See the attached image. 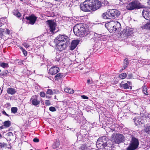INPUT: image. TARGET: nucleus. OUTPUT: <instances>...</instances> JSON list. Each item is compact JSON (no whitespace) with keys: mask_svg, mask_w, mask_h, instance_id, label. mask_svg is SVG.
<instances>
[{"mask_svg":"<svg viewBox=\"0 0 150 150\" xmlns=\"http://www.w3.org/2000/svg\"><path fill=\"white\" fill-rule=\"evenodd\" d=\"M108 140V138L106 136H104L99 138L97 141H107Z\"/></svg>","mask_w":150,"mask_h":150,"instance_id":"obj_30","label":"nucleus"},{"mask_svg":"<svg viewBox=\"0 0 150 150\" xmlns=\"http://www.w3.org/2000/svg\"><path fill=\"white\" fill-rule=\"evenodd\" d=\"M57 61H59V60H60V59L59 58H57Z\"/></svg>","mask_w":150,"mask_h":150,"instance_id":"obj_60","label":"nucleus"},{"mask_svg":"<svg viewBox=\"0 0 150 150\" xmlns=\"http://www.w3.org/2000/svg\"><path fill=\"white\" fill-rule=\"evenodd\" d=\"M40 96L42 97H44L45 96V94L44 92H41L40 93Z\"/></svg>","mask_w":150,"mask_h":150,"instance_id":"obj_41","label":"nucleus"},{"mask_svg":"<svg viewBox=\"0 0 150 150\" xmlns=\"http://www.w3.org/2000/svg\"><path fill=\"white\" fill-rule=\"evenodd\" d=\"M83 25L84 24L80 23L76 24L74 27L73 31L75 35L79 37L82 27H83Z\"/></svg>","mask_w":150,"mask_h":150,"instance_id":"obj_5","label":"nucleus"},{"mask_svg":"<svg viewBox=\"0 0 150 150\" xmlns=\"http://www.w3.org/2000/svg\"><path fill=\"white\" fill-rule=\"evenodd\" d=\"M6 33L7 34H9L10 33V31L8 29H6Z\"/></svg>","mask_w":150,"mask_h":150,"instance_id":"obj_51","label":"nucleus"},{"mask_svg":"<svg viewBox=\"0 0 150 150\" xmlns=\"http://www.w3.org/2000/svg\"><path fill=\"white\" fill-rule=\"evenodd\" d=\"M142 15L146 19L150 20V9L145 8L143 9Z\"/></svg>","mask_w":150,"mask_h":150,"instance_id":"obj_10","label":"nucleus"},{"mask_svg":"<svg viewBox=\"0 0 150 150\" xmlns=\"http://www.w3.org/2000/svg\"><path fill=\"white\" fill-rule=\"evenodd\" d=\"M96 145L97 147L99 149L104 148L108 146L106 142L103 143V141H97Z\"/></svg>","mask_w":150,"mask_h":150,"instance_id":"obj_16","label":"nucleus"},{"mask_svg":"<svg viewBox=\"0 0 150 150\" xmlns=\"http://www.w3.org/2000/svg\"><path fill=\"white\" fill-rule=\"evenodd\" d=\"M134 122L137 126H139L141 124H143V121L142 120V117H135L133 119Z\"/></svg>","mask_w":150,"mask_h":150,"instance_id":"obj_17","label":"nucleus"},{"mask_svg":"<svg viewBox=\"0 0 150 150\" xmlns=\"http://www.w3.org/2000/svg\"><path fill=\"white\" fill-rule=\"evenodd\" d=\"M59 71V69L57 67L54 66L50 68L49 70V73L51 75H54L57 73Z\"/></svg>","mask_w":150,"mask_h":150,"instance_id":"obj_14","label":"nucleus"},{"mask_svg":"<svg viewBox=\"0 0 150 150\" xmlns=\"http://www.w3.org/2000/svg\"><path fill=\"white\" fill-rule=\"evenodd\" d=\"M79 42V40H73L70 46V49L71 50H74L76 47Z\"/></svg>","mask_w":150,"mask_h":150,"instance_id":"obj_18","label":"nucleus"},{"mask_svg":"<svg viewBox=\"0 0 150 150\" xmlns=\"http://www.w3.org/2000/svg\"><path fill=\"white\" fill-rule=\"evenodd\" d=\"M26 19L29 21V23L31 25H33L35 22L37 17L34 14H32L28 17H26Z\"/></svg>","mask_w":150,"mask_h":150,"instance_id":"obj_12","label":"nucleus"},{"mask_svg":"<svg viewBox=\"0 0 150 150\" xmlns=\"http://www.w3.org/2000/svg\"><path fill=\"white\" fill-rule=\"evenodd\" d=\"M143 92L144 94L146 95H148V93L147 92V89L146 87H144L143 89Z\"/></svg>","mask_w":150,"mask_h":150,"instance_id":"obj_35","label":"nucleus"},{"mask_svg":"<svg viewBox=\"0 0 150 150\" xmlns=\"http://www.w3.org/2000/svg\"><path fill=\"white\" fill-rule=\"evenodd\" d=\"M115 25H116L118 28H120L121 27L120 24L117 21H112L106 24L105 26L108 30L111 31V30H113V28Z\"/></svg>","mask_w":150,"mask_h":150,"instance_id":"obj_4","label":"nucleus"},{"mask_svg":"<svg viewBox=\"0 0 150 150\" xmlns=\"http://www.w3.org/2000/svg\"><path fill=\"white\" fill-rule=\"evenodd\" d=\"M34 142H38L39 141H34Z\"/></svg>","mask_w":150,"mask_h":150,"instance_id":"obj_64","label":"nucleus"},{"mask_svg":"<svg viewBox=\"0 0 150 150\" xmlns=\"http://www.w3.org/2000/svg\"><path fill=\"white\" fill-rule=\"evenodd\" d=\"M82 97L84 99H88V97H87V96H82Z\"/></svg>","mask_w":150,"mask_h":150,"instance_id":"obj_53","label":"nucleus"},{"mask_svg":"<svg viewBox=\"0 0 150 150\" xmlns=\"http://www.w3.org/2000/svg\"><path fill=\"white\" fill-rule=\"evenodd\" d=\"M60 143L59 141H56L52 145L53 148L55 149L58 147Z\"/></svg>","mask_w":150,"mask_h":150,"instance_id":"obj_31","label":"nucleus"},{"mask_svg":"<svg viewBox=\"0 0 150 150\" xmlns=\"http://www.w3.org/2000/svg\"><path fill=\"white\" fill-rule=\"evenodd\" d=\"M147 146L150 147V141H148L147 142Z\"/></svg>","mask_w":150,"mask_h":150,"instance_id":"obj_56","label":"nucleus"},{"mask_svg":"<svg viewBox=\"0 0 150 150\" xmlns=\"http://www.w3.org/2000/svg\"><path fill=\"white\" fill-rule=\"evenodd\" d=\"M63 74L59 73L57 74L55 76L54 79L55 80H58L63 77Z\"/></svg>","mask_w":150,"mask_h":150,"instance_id":"obj_25","label":"nucleus"},{"mask_svg":"<svg viewBox=\"0 0 150 150\" xmlns=\"http://www.w3.org/2000/svg\"><path fill=\"white\" fill-rule=\"evenodd\" d=\"M8 72L7 70H6L5 71V73L4 74V75H5L7 76V74H8Z\"/></svg>","mask_w":150,"mask_h":150,"instance_id":"obj_52","label":"nucleus"},{"mask_svg":"<svg viewBox=\"0 0 150 150\" xmlns=\"http://www.w3.org/2000/svg\"><path fill=\"white\" fill-rule=\"evenodd\" d=\"M110 9L107 11L106 12L103 13L102 16L103 18L104 19H110L111 18L112 16L110 13Z\"/></svg>","mask_w":150,"mask_h":150,"instance_id":"obj_19","label":"nucleus"},{"mask_svg":"<svg viewBox=\"0 0 150 150\" xmlns=\"http://www.w3.org/2000/svg\"><path fill=\"white\" fill-rule=\"evenodd\" d=\"M17 110L18 109L16 107H13L11 108V112L13 113H16L17 112Z\"/></svg>","mask_w":150,"mask_h":150,"instance_id":"obj_33","label":"nucleus"},{"mask_svg":"<svg viewBox=\"0 0 150 150\" xmlns=\"http://www.w3.org/2000/svg\"><path fill=\"white\" fill-rule=\"evenodd\" d=\"M111 137L114 141H122L125 139L122 134H113Z\"/></svg>","mask_w":150,"mask_h":150,"instance_id":"obj_8","label":"nucleus"},{"mask_svg":"<svg viewBox=\"0 0 150 150\" xmlns=\"http://www.w3.org/2000/svg\"><path fill=\"white\" fill-rule=\"evenodd\" d=\"M20 48L22 50L24 55L26 56L27 55V52L21 47H20Z\"/></svg>","mask_w":150,"mask_h":150,"instance_id":"obj_36","label":"nucleus"},{"mask_svg":"<svg viewBox=\"0 0 150 150\" xmlns=\"http://www.w3.org/2000/svg\"><path fill=\"white\" fill-rule=\"evenodd\" d=\"M101 6V2L98 0H86L80 5L81 9L85 11H94Z\"/></svg>","mask_w":150,"mask_h":150,"instance_id":"obj_1","label":"nucleus"},{"mask_svg":"<svg viewBox=\"0 0 150 150\" xmlns=\"http://www.w3.org/2000/svg\"><path fill=\"white\" fill-rule=\"evenodd\" d=\"M132 77V74H130L128 75L127 78L128 79H131Z\"/></svg>","mask_w":150,"mask_h":150,"instance_id":"obj_47","label":"nucleus"},{"mask_svg":"<svg viewBox=\"0 0 150 150\" xmlns=\"http://www.w3.org/2000/svg\"><path fill=\"white\" fill-rule=\"evenodd\" d=\"M147 3L149 5H150V0H148Z\"/></svg>","mask_w":150,"mask_h":150,"instance_id":"obj_59","label":"nucleus"},{"mask_svg":"<svg viewBox=\"0 0 150 150\" xmlns=\"http://www.w3.org/2000/svg\"><path fill=\"white\" fill-rule=\"evenodd\" d=\"M23 45L25 47L28 48L29 47V45L26 42H24L23 44Z\"/></svg>","mask_w":150,"mask_h":150,"instance_id":"obj_46","label":"nucleus"},{"mask_svg":"<svg viewBox=\"0 0 150 150\" xmlns=\"http://www.w3.org/2000/svg\"><path fill=\"white\" fill-rule=\"evenodd\" d=\"M68 37L64 35H59L54 40V42H67L68 40Z\"/></svg>","mask_w":150,"mask_h":150,"instance_id":"obj_6","label":"nucleus"},{"mask_svg":"<svg viewBox=\"0 0 150 150\" xmlns=\"http://www.w3.org/2000/svg\"><path fill=\"white\" fill-rule=\"evenodd\" d=\"M5 144L7 146L5 147H3V148H7L8 149H10L11 148V146L9 144L8 145L7 144Z\"/></svg>","mask_w":150,"mask_h":150,"instance_id":"obj_48","label":"nucleus"},{"mask_svg":"<svg viewBox=\"0 0 150 150\" xmlns=\"http://www.w3.org/2000/svg\"><path fill=\"white\" fill-rule=\"evenodd\" d=\"M110 13L111 15L112 18H117L120 15V12L115 9H110Z\"/></svg>","mask_w":150,"mask_h":150,"instance_id":"obj_11","label":"nucleus"},{"mask_svg":"<svg viewBox=\"0 0 150 150\" xmlns=\"http://www.w3.org/2000/svg\"><path fill=\"white\" fill-rule=\"evenodd\" d=\"M132 141H137V139L136 138H134V137H132Z\"/></svg>","mask_w":150,"mask_h":150,"instance_id":"obj_55","label":"nucleus"},{"mask_svg":"<svg viewBox=\"0 0 150 150\" xmlns=\"http://www.w3.org/2000/svg\"><path fill=\"white\" fill-rule=\"evenodd\" d=\"M45 103L47 105H50V103L49 100H47L45 101Z\"/></svg>","mask_w":150,"mask_h":150,"instance_id":"obj_44","label":"nucleus"},{"mask_svg":"<svg viewBox=\"0 0 150 150\" xmlns=\"http://www.w3.org/2000/svg\"><path fill=\"white\" fill-rule=\"evenodd\" d=\"M143 28L150 29V22L146 24L144 26Z\"/></svg>","mask_w":150,"mask_h":150,"instance_id":"obj_34","label":"nucleus"},{"mask_svg":"<svg viewBox=\"0 0 150 150\" xmlns=\"http://www.w3.org/2000/svg\"><path fill=\"white\" fill-rule=\"evenodd\" d=\"M125 35H126L127 36L130 35L132 34L133 29L127 27L126 28V30L123 31Z\"/></svg>","mask_w":150,"mask_h":150,"instance_id":"obj_20","label":"nucleus"},{"mask_svg":"<svg viewBox=\"0 0 150 150\" xmlns=\"http://www.w3.org/2000/svg\"><path fill=\"white\" fill-rule=\"evenodd\" d=\"M89 33V31L88 29L86 26V25L84 24L83 27H82L81 30V34L79 37H83L88 35Z\"/></svg>","mask_w":150,"mask_h":150,"instance_id":"obj_13","label":"nucleus"},{"mask_svg":"<svg viewBox=\"0 0 150 150\" xmlns=\"http://www.w3.org/2000/svg\"><path fill=\"white\" fill-rule=\"evenodd\" d=\"M46 98H51V97H49V96H46Z\"/></svg>","mask_w":150,"mask_h":150,"instance_id":"obj_61","label":"nucleus"},{"mask_svg":"<svg viewBox=\"0 0 150 150\" xmlns=\"http://www.w3.org/2000/svg\"><path fill=\"white\" fill-rule=\"evenodd\" d=\"M30 101L32 104L35 106L39 105L40 103V101L38 100V98L36 96H32Z\"/></svg>","mask_w":150,"mask_h":150,"instance_id":"obj_15","label":"nucleus"},{"mask_svg":"<svg viewBox=\"0 0 150 150\" xmlns=\"http://www.w3.org/2000/svg\"><path fill=\"white\" fill-rule=\"evenodd\" d=\"M13 13L14 15L18 17H20L21 16V14L17 10H14Z\"/></svg>","mask_w":150,"mask_h":150,"instance_id":"obj_26","label":"nucleus"},{"mask_svg":"<svg viewBox=\"0 0 150 150\" xmlns=\"http://www.w3.org/2000/svg\"><path fill=\"white\" fill-rule=\"evenodd\" d=\"M6 146V145L5 143H0V148H2V147H5Z\"/></svg>","mask_w":150,"mask_h":150,"instance_id":"obj_43","label":"nucleus"},{"mask_svg":"<svg viewBox=\"0 0 150 150\" xmlns=\"http://www.w3.org/2000/svg\"><path fill=\"white\" fill-rule=\"evenodd\" d=\"M129 64L128 60L127 59H125L124 60V65L123 67L124 68V69H125L127 66ZM123 69H122L123 70Z\"/></svg>","mask_w":150,"mask_h":150,"instance_id":"obj_28","label":"nucleus"},{"mask_svg":"<svg viewBox=\"0 0 150 150\" xmlns=\"http://www.w3.org/2000/svg\"><path fill=\"white\" fill-rule=\"evenodd\" d=\"M87 83L88 84H90L91 83V81L90 79H88L87 80Z\"/></svg>","mask_w":150,"mask_h":150,"instance_id":"obj_54","label":"nucleus"},{"mask_svg":"<svg viewBox=\"0 0 150 150\" xmlns=\"http://www.w3.org/2000/svg\"><path fill=\"white\" fill-rule=\"evenodd\" d=\"M46 93L47 94H49L50 95H52L53 94L52 91L51 89H47V92Z\"/></svg>","mask_w":150,"mask_h":150,"instance_id":"obj_40","label":"nucleus"},{"mask_svg":"<svg viewBox=\"0 0 150 150\" xmlns=\"http://www.w3.org/2000/svg\"><path fill=\"white\" fill-rule=\"evenodd\" d=\"M102 36L101 35L98 34L97 33H95L94 34V36L93 38V39L95 41L97 42L101 40Z\"/></svg>","mask_w":150,"mask_h":150,"instance_id":"obj_22","label":"nucleus"},{"mask_svg":"<svg viewBox=\"0 0 150 150\" xmlns=\"http://www.w3.org/2000/svg\"><path fill=\"white\" fill-rule=\"evenodd\" d=\"M33 141H39V139L37 137L35 138Z\"/></svg>","mask_w":150,"mask_h":150,"instance_id":"obj_50","label":"nucleus"},{"mask_svg":"<svg viewBox=\"0 0 150 150\" xmlns=\"http://www.w3.org/2000/svg\"><path fill=\"white\" fill-rule=\"evenodd\" d=\"M64 90L65 92L70 94H72L74 92V91L73 89L67 87L64 88Z\"/></svg>","mask_w":150,"mask_h":150,"instance_id":"obj_24","label":"nucleus"},{"mask_svg":"<svg viewBox=\"0 0 150 150\" xmlns=\"http://www.w3.org/2000/svg\"><path fill=\"white\" fill-rule=\"evenodd\" d=\"M56 49L59 51H62L65 49L67 46V42H54Z\"/></svg>","mask_w":150,"mask_h":150,"instance_id":"obj_3","label":"nucleus"},{"mask_svg":"<svg viewBox=\"0 0 150 150\" xmlns=\"http://www.w3.org/2000/svg\"><path fill=\"white\" fill-rule=\"evenodd\" d=\"M145 132L150 135V126L147 127L145 129Z\"/></svg>","mask_w":150,"mask_h":150,"instance_id":"obj_38","label":"nucleus"},{"mask_svg":"<svg viewBox=\"0 0 150 150\" xmlns=\"http://www.w3.org/2000/svg\"><path fill=\"white\" fill-rule=\"evenodd\" d=\"M7 93L11 95H13L16 92V90L12 88H8L7 89Z\"/></svg>","mask_w":150,"mask_h":150,"instance_id":"obj_21","label":"nucleus"},{"mask_svg":"<svg viewBox=\"0 0 150 150\" xmlns=\"http://www.w3.org/2000/svg\"><path fill=\"white\" fill-rule=\"evenodd\" d=\"M130 84V82L128 81L127 83L124 84H123L122 83H121L120 84V86L122 88H124V89H128L129 88V84Z\"/></svg>","mask_w":150,"mask_h":150,"instance_id":"obj_23","label":"nucleus"},{"mask_svg":"<svg viewBox=\"0 0 150 150\" xmlns=\"http://www.w3.org/2000/svg\"><path fill=\"white\" fill-rule=\"evenodd\" d=\"M118 28L117 26H116V25H115L114 26V27L113 28V30H111V31H111V32H115V31L118 29H119V28Z\"/></svg>","mask_w":150,"mask_h":150,"instance_id":"obj_37","label":"nucleus"},{"mask_svg":"<svg viewBox=\"0 0 150 150\" xmlns=\"http://www.w3.org/2000/svg\"><path fill=\"white\" fill-rule=\"evenodd\" d=\"M103 3L104 4V5H108L109 4V2L106 0H104Z\"/></svg>","mask_w":150,"mask_h":150,"instance_id":"obj_45","label":"nucleus"},{"mask_svg":"<svg viewBox=\"0 0 150 150\" xmlns=\"http://www.w3.org/2000/svg\"><path fill=\"white\" fill-rule=\"evenodd\" d=\"M0 65L1 67L4 68H7L8 67V64L4 62H1L0 63Z\"/></svg>","mask_w":150,"mask_h":150,"instance_id":"obj_29","label":"nucleus"},{"mask_svg":"<svg viewBox=\"0 0 150 150\" xmlns=\"http://www.w3.org/2000/svg\"><path fill=\"white\" fill-rule=\"evenodd\" d=\"M8 135H12V133L11 132H9V133H7Z\"/></svg>","mask_w":150,"mask_h":150,"instance_id":"obj_57","label":"nucleus"},{"mask_svg":"<svg viewBox=\"0 0 150 150\" xmlns=\"http://www.w3.org/2000/svg\"><path fill=\"white\" fill-rule=\"evenodd\" d=\"M4 30L0 28V38H2L3 35Z\"/></svg>","mask_w":150,"mask_h":150,"instance_id":"obj_39","label":"nucleus"},{"mask_svg":"<svg viewBox=\"0 0 150 150\" xmlns=\"http://www.w3.org/2000/svg\"><path fill=\"white\" fill-rule=\"evenodd\" d=\"M46 22L49 28L50 31L53 32L55 30L56 26V24L53 21L47 20Z\"/></svg>","mask_w":150,"mask_h":150,"instance_id":"obj_9","label":"nucleus"},{"mask_svg":"<svg viewBox=\"0 0 150 150\" xmlns=\"http://www.w3.org/2000/svg\"><path fill=\"white\" fill-rule=\"evenodd\" d=\"M4 125L3 126H1L0 127V128L1 129H2L4 128Z\"/></svg>","mask_w":150,"mask_h":150,"instance_id":"obj_58","label":"nucleus"},{"mask_svg":"<svg viewBox=\"0 0 150 150\" xmlns=\"http://www.w3.org/2000/svg\"><path fill=\"white\" fill-rule=\"evenodd\" d=\"M140 6L139 2L137 1H135L129 3L126 7L127 10H132L135 8H139Z\"/></svg>","mask_w":150,"mask_h":150,"instance_id":"obj_2","label":"nucleus"},{"mask_svg":"<svg viewBox=\"0 0 150 150\" xmlns=\"http://www.w3.org/2000/svg\"><path fill=\"white\" fill-rule=\"evenodd\" d=\"M49 110L51 111L54 112L56 111V109L55 108L53 107H51L49 108Z\"/></svg>","mask_w":150,"mask_h":150,"instance_id":"obj_42","label":"nucleus"},{"mask_svg":"<svg viewBox=\"0 0 150 150\" xmlns=\"http://www.w3.org/2000/svg\"><path fill=\"white\" fill-rule=\"evenodd\" d=\"M119 77L120 79H125L127 76V74L126 73H124L120 74L119 76Z\"/></svg>","mask_w":150,"mask_h":150,"instance_id":"obj_32","label":"nucleus"},{"mask_svg":"<svg viewBox=\"0 0 150 150\" xmlns=\"http://www.w3.org/2000/svg\"><path fill=\"white\" fill-rule=\"evenodd\" d=\"M122 141H117V143H121V142H122Z\"/></svg>","mask_w":150,"mask_h":150,"instance_id":"obj_62","label":"nucleus"},{"mask_svg":"<svg viewBox=\"0 0 150 150\" xmlns=\"http://www.w3.org/2000/svg\"><path fill=\"white\" fill-rule=\"evenodd\" d=\"M139 145V141H131L129 146L126 149L127 150H134L136 149L138 146Z\"/></svg>","mask_w":150,"mask_h":150,"instance_id":"obj_7","label":"nucleus"},{"mask_svg":"<svg viewBox=\"0 0 150 150\" xmlns=\"http://www.w3.org/2000/svg\"><path fill=\"white\" fill-rule=\"evenodd\" d=\"M2 113L4 115L7 116H8V117L9 116V115L6 113V112H5V111H4V110L2 112Z\"/></svg>","mask_w":150,"mask_h":150,"instance_id":"obj_49","label":"nucleus"},{"mask_svg":"<svg viewBox=\"0 0 150 150\" xmlns=\"http://www.w3.org/2000/svg\"><path fill=\"white\" fill-rule=\"evenodd\" d=\"M3 124L5 127H8L10 126L11 125V122L9 120L6 121L4 122Z\"/></svg>","mask_w":150,"mask_h":150,"instance_id":"obj_27","label":"nucleus"},{"mask_svg":"<svg viewBox=\"0 0 150 150\" xmlns=\"http://www.w3.org/2000/svg\"><path fill=\"white\" fill-rule=\"evenodd\" d=\"M112 145H111L110 146H109V147H112Z\"/></svg>","mask_w":150,"mask_h":150,"instance_id":"obj_63","label":"nucleus"}]
</instances>
